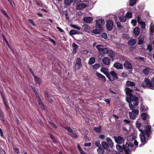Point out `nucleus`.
<instances>
[{
	"instance_id": "72a5a7b5",
	"label": "nucleus",
	"mask_w": 154,
	"mask_h": 154,
	"mask_svg": "<svg viewBox=\"0 0 154 154\" xmlns=\"http://www.w3.org/2000/svg\"><path fill=\"white\" fill-rule=\"evenodd\" d=\"M120 21L123 22H125L127 20V18L125 16H122L119 17Z\"/></svg>"
},
{
	"instance_id": "bb28decb",
	"label": "nucleus",
	"mask_w": 154,
	"mask_h": 154,
	"mask_svg": "<svg viewBox=\"0 0 154 154\" xmlns=\"http://www.w3.org/2000/svg\"><path fill=\"white\" fill-rule=\"evenodd\" d=\"M126 85L128 86L133 87L135 86V84L134 82L128 81L126 82Z\"/></svg>"
},
{
	"instance_id": "7ed1b4c3",
	"label": "nucleus",
	"mask_w": 154,
	"mask_h": 154,
	"mask_svg": "<svg viewBox=\"0 0 154 154\" xmlns=\"http://www.w3.org/2000/svg\"><path fill=\"white\" fill-rule=\"evenodd\" d=\"M106 77L111 81H114L115 79H117L118 78L117 74L114 71H111L109 72Z\"/></svg>"
},
{
	"instance_id": "e2e57ef3",
	"label": "nucleus",
	"mask_w": 154,
	"mask_h": 154,
	"mask_svg": "<svg viewBox=\"0 0 154 154\" xmlns=\"http://www.w3.org/2000/svg\"><path fill=\"white\" fill-rule=\"evenodd\" d=\"M140 24H141V27L143 28H145V24L144 22H143V21L141 23H139Z\"/></svg>"
},
{
	"instance_id": "423d86ee",
	"label": "nucleus",
	"mask_w": 154,
	"mask_h": 154,
	"mask_svg": "<svg viewBox=\"0 0 154 154\" xmlns=\"http://www.w3.org/2000/svg\"><path fill=\"white\" fill-rule=\"evenodd\" d=\"M81 60L80 58L77 59L75 64V69H79L82 66Z\"/></svg>"
},
{
	"instance_id": "3c124183",
	"label": "nucleus",
	"mask_w": 154,
	"mask_h": 154,
	"mask_svg": "<svg viewBox=\"0 0 154 154\" xmlns=\"http://www.w3.org/2000/svg\"><path fill=\"white\" fill-rule=\"evenodd\" d=\"M95 145L96 146L98 147H101V145L99 141H97L95 142Z\"/></svg>"
},
{
	"instance_id": "f704fd0d",
	"label": "nucleus",
	"mask_w": 154,
	"mask_h": 154,
	"mask_svg": "<svg viewBox=\"0 0 154 154\" xmlns=\"http://www.w3.org/2000/svg\"><path fill=\"white\" fill-rule=\"evenodd\" d=\"M101 32V30L99 29H95L93 31V32L96 34H98L100 33Z\"/></svg>"
},
{
	"instance_id": "aec40b11",
	"label": "nucleus",
	"mask_w": 154,
	"mask_h": 154,
	"mask_svg": "<svg viewBox=\"0 0 154 154\" xmlns=\"http://www.w3.org/2000/svg\"><path fill=\"white\" fill-rule=\"evenodd\" d=\"M107 52V54H108V56H109L110 57L112 58L114 57V53L111 50L109 49H108Z\"/></svg>"
},
{
	"instance_id": "603ef678",
	"label": "nucleus",
	"mask_w": 154,
	"mask_h": 154,
	"mask_svg": "<svg viewBox=\"0 0 154 154\" xmlns=\"http://www.w3.org/2000/svg\"><path fill=\"white\" fill-rule=\"evenodd\" d=\"M129 103V108H130V109L133 110V109H135V107L131 103Z\"/></svg>"
},
{
	"instance_id": "c03bdc74",
	"label": "nucleus",
	"mask_w": 154,
	"mask_h": 154,
	"mask_svg": "<svg viewBox=\"0 0 154 154\" xmlns=\"http://www.w3.org/2000/svg\"><path fill=\"white\" fill-rule=\"evenodd\" d=\"M132 14L131 12H128L126 14V16L128 18H131L132 17Z\"/></svg>"
},
{
	"instance_id": "473e14b6",
	"label": "nucleus",
	"mask_w": 154,
	"mask_h": 154,
	"mask_svg": "<svg viewBox=\"0 0 154 154\" xmlns=\"http://www.w3.org/2000/svg\"><path fill=\"white\" fill-rule=\"evenodd\" d=\"M95 59L94 57H91L88 62V64L90 65H92L95 62Z\"/></svg>"
},
{
	"instance_id": "7c9ffc66",
	"label": "nucleus",
	"mask_w": 154,
	"mask_h": 154,
	"mask_svg": "<svg viewBox=\"0 0 154 154\" xmlns=\"http://www.w3.org/2000/svg\"><path fill=\"white\" fill-rule=\"evenodd\" d=\"M34 79L35 81L37 82L38 85H40L41 82V79L38 77H37L36 76L34 75Z\"/></svg>"
},
{
	"instance_id": "6e6552de",
	"label": "nucleus",
	"mask_w": 154,
	"mask_h": 154,
	"mask_svg": "<svg viewBox=\"0 0 154 154\" xmlns=\"http://www.w3.org/2000/svg\"><path fill=\"white\" fill-rule=\"evenodd\" d=\"M144 132L143 131V132H142V133H140L139 135L140 140L141 142L143 143H142L141 145H140V147H141L142 146V145H144L146 142L145 136L143 134Z\"/></svg>"
},
{
	"instance_id": "1a4fd4ad",
	"label": "nucleus",
	"mask_w": 154,
	"mask_h": 154,
	"mask_svg": "<svg viewBox=\"0 0 154 154\" xmlns=\"http://www.w3.org/2000/svg\"><path fill=\"white\" fill-rule=\"evenodd\" d=\"M95 74L100 81L103 82H106V79L104 76L98 72H96Z\"/></svg>"
},
{
	"instance_id": "864d4df0",
	"label": "nucleus",
	"mask_w": 154,
	"mask_h": 154,
	"mask_svg": "<svg viewBox=\"0 0 154 154\" xmlns=\"http://www.w3.org/2000/svg\"><path fill=\"white\" fill-rule=\"evenodd\" d=\"M131 112H133L135 114L138 115L139 114V111L137 109H134L132 110V111Z\"/></svg>"
},
{
	"instance_id": "4d7b16f0",
	"label": "nucleus",
	"mask_w": 154,
	"mask_h": 154,
	"mask_svg": "<svg viewBox=\"0 0 154 154\" xmlns=\"http://www.w3.org/2000/svg\"><path fill=\"white\" fill-rule=\"evenodd\" d=\"M131 23L134 26H136L137 24V21L134 19H133L131 21Z\"/></svg>"
},
{
	"instance_id": "393cba45",
	"label": "nucleus",
	"mask_w": 154,
	"mask_h": 154,
	"mask_svg": "<svg viewBox=\"0 0 154 154\" xmlns=\"http://www.w3.org/2000/svg\"><path fill=\"white\" fill-rule=\"evenodd\" d=\"M2 98L3 103L5 105L6 108L7 109H9V107L7 104V101L6 100V99L5 98L3 95H2Z\"/></svg>"
},
{
	"instance_id": "b1692460",
	"label": "nucleus",
	"mask_w": 154,
	"mask_h": 154,
	"mask_svg": "<svg viewBox=\"0 0 154 154\" xmlns=\"http://www.w3.org/2000/svg\"><path fill=\"white\" fill-rule=\"evenodd\" d=\"M133 32L135 35H138L140 33L139 28L138 27H135L133 30Z\"/></svg>"
},
{
	"instance_id": "680f3d73",
	"label": "nucleus",
	"mask_w": 154,
	"mask_h": 154,
	"mask_svg": "<svg viewBox=\"0 0 154 154\" xmlns=\"http://www.w3.org/2000/svg\"><path fill=\"white\" fill-rule=\"evenodd\" d=\"M102 37L105 39H106L107 36L106 34V33H103L102 35Z\"/></svg>"
},
{
	"instance_id": "bf43d9fd",
	"label": "nucleus",
	"mask_w": 154,
	"mask_h": 154,
	"mask_svg": "<svg viewBox=\"0 0 154 154\" xmlns=\"http://www.w3.org/2000/svg\"><path fill=\"white\" fill-rule=\"evenodd\" d=\"M39 105L41 107L42 109H45V107L43 103H42V101H40V103H38Z\"/></svg>"
},
{
	"instance_id": "2eb2a0df",
	"label": "nucleus",
	"mask_w": 154,
	"mask_h": 154,
	"mask_svg": "<svg viewBox=\"0 0 154 154\" xmlns=\"http://www.w3.org/2000/svg\"><path fill=\"white\" fill-rule=\"evenodd\" d=\"M125 91L126 92V94L127 95V99H128V97H130L131 96L132 94H131V92L133 91L131 89H130L129 88H126L125 89Z\"/></svg>"
},
{
	"instance_id": "338daca9",
	"label": "nucleus",
	"mask_w": 154,
	"mask_h": 154,
	"mask_svg": "<svg viewBox=\"0 0 154 154\" xmlns=\"http://www.w3.org/2000/svg\"><path fill=\"white\" fill-rule=\"evenodd\" d=\"M91 143L90 142L86 143L84 144V146H91Z\"/></svg>"
},
{
	"instance_id": "0eeeda50",
	"label": "nucleus",
	"mask_w": 154,
	"mask_h": 154,
	"mask_svg": "<svg viewBox=\"0 0 154 154\" xmlns=\"http://www.w3.org/2000/svg\"><path fill=\"white\" fill-rule=\"evenodd\" d=\"M114 27V23L111 20L108 21L106 23V27L108 30L110 31Z\"/></svg>"
},
{
	"instance_id": "37998d69",
	"label": "nucleus",
	"mask_w": 154,
	"mask_h": 154,
	"mask_svg": "<svg viewBox=\"0 0 154 154\" xmlns=\"http://www.w3.org/2000/svg\"><path fill=\"white\" fill-rule=\"evenodd\" d=\"M154 32V26H151L150 29L149 34L150 35L152 34L153 32Z\"/></svg>"
},
{
	"instance_id": "dca6fc26",
	"label": "nucleus",
	"mask_w": 154,
	"mask_h": 154,
	"mask_svg": "<svg viewBox=\"0 0 154 154\" xmlns=\"http://www.w3.org/2000/svg\"><path fill=\"white\" fill-rule=\"evenodd\" d=\"M93 20V19L91 17H85L83 19V20L85 22L88 23H91Z\"/></svg>"
},
{
	"instance_id": "f8f14e48",
	"label": "nucleus",
	"mask_w": 154,
	"mask_h": 154,
	"mask_svg": "<svg viewBox=\"0 0 154 154\" xmlns=\"http://www.w3.org/2000/svg\"><path fill=\"white\" fill-rule=\"evenodd\" d=\"M151 126L150 125H147L146 126V129L145 130L146 134L147 137H149L151 132Z\"/></svg>"
},
{
	"instance_id": "20e7f679",
	"label": "nucleus",
	"mask_w": 154,
	"mask_h": 154,
	"mask_svg": "<svg viewBox=\"0 0 154 154\" xmlns=\"http://www.w3.org/2000/svg\"><path fill=\"white\" fill-rule=\"evenodd\" d=\"M99 52L101 54H107L108 48H104L103 45H98L96 46Z\"/></svg>"
},
{
	"instance_id": "c85d7f7f",
	"label": "nucleus",
	"mask_w": 154,
	"mask_h": 154,
	"mask_svg": "<svg viewBox=\"0 0 154 154\" xmlns=\"http://www.w3.org/2000/svg\"><path fill=\"white\" fill-rule=\"evenodd\" d=\"M93 129L95 132H97L100 133L101 132V128L100 126L97 127H93Z\"/></svg>"
},
{
	"instance_id": "13d9d810",
	"label": "nucleus",
	"mask_w": 154,
	"mask_h": 154,
	"mask_svg": "<svg viewBox=\"0 0 154 154\" xmlns=\"http://www.w3.org/2000/svg\"><path fill=\"white\" fill-rule=\"evenodd\" d=\"M65 128L68 131L71 133H72L73 131L72 129L69 127H67Z\"/></svg>"
},
{
	"instance_id": "39448f33",
	"label": "nucleus",
	"mask_w": 154,
	"mask_h": 154,
	"mask_svg": "<svg viewBox=\"0 0 154 154\" xmlns=\"http://www.w3.org/2000/svg\"><path fill=\"white\" fill-rule=\"evenodd\" d=\"M114 138L115 142L119 144H122L125 141L124 138L120 136L114 137Z\"/></svg>"
},
{
	"instance_id": "49530a36",
	"label": "nucleus",
	"mask_w": 154,
	"mask_h": 154,
	"mask_svg": "<svg viewBox=\"0 0 154 154\" xmlns=\"http://www.w3.org/2000/svg\"><path fill=\"white\" fill-rule=\"evenodd\" d=\"M141 116L143 120H146V119L147 114L145 113H143L141 115Z\"/></svg>"
},
{
	"instance_id": "de8ad7c7",
	"label": "nucleus",
	"mask_w": 154,
	"mask_h": 154,
	"mask_svg": "<svg viewBox=\"0 0 154 154\" xmlns=\"http://www.w3.org/2000/svg\"><path fill=\"white\" fill-rule=\"evenodd\" d=\"M71 26H72L73 28L79 30H80L81 29V28L79 27L74 25H71Z\"/></svg>"
},
{
	"instance_id": "8fccbe9b",
	"label": "nucleus",
	"mask_w": 154,
	"mask_h": 154,
	"mask_svg": "<svg viewBox=\"0 0 154 154\" xmlns=\"http://www.w3.org/2000/svg\"><path fill=\"white\" fill-rule=\"evenodd\" d=\"M72 45L73 49L76 50L79 47V46L75 43H73Z\"/></svg>"
},
{
	"instance_id": "774afa93",
	"label": "nucleus",
	"mask_w": 154,
	"mask_h": 154,
	"mask_svg": "<svg viewBox=\"0 0 154 154\" xmlns=\"http://www.w3.org/2000/svg\"><path fill=\"white\" fill-rule=\"evenodd\" d=\"M57 29L61 32H64V31L62 29H61L58 26H57Z\"/></svg>"
},
{
	"instance_id": "9b49d317",
	"label": "nucleus",
	"mask_w": 154,
	"mask_h": 154,
	"mask_svg": "<svg viewBox=\"0 0 154 154\" xmlns=\"http://www.w3.org/2000/svg\"><path fill=\"white\" fill-rule=\"evenodd\" d=\"M138 98L135 96H134L133 95L128 97V99H127V101L128 103H130L132 101H135L138 100Z\"/></svg>"
},
{
	"instance_id": "5fc2aeb1",
	"label": "nucleus",
	"mask_w": 154,
	"mask_h": 154,
	"mask_svg": "<svg viewBox=\"0 0 154 154\" xmlns=\"http://www.w3.org/2000/svg\"><path fill=\"white\" fill-rule=\"evenodd\" d=\"M1 11H2V13L6 16L8 19L9 18V17L7 14L2 9H1Z\"/></svg>"
},
{
	"instance_id": "4be33fe9",
	"label": "nucleus",
	"mask_w": 154,
	"mask_h": 154,
	"mask_svg": "<svg viewBox=\"0 0 154 154\" xmlns=\"http://www.w3.org/2000/svg\"><path fill=\"white\" fill-rule=\"evenodd\" d=\"M69 34L70 35H75L77 34H82V32H79L78 31L75 30L74 29H72L69 32Z\"/></svg>"
},
{
	"instance_id": "412c9836",
	"label": "nucleus",
	"mask_w": 154,
	"mask_h": 154,
	"mask_svg": "<svg viewBox=\"0 0 154 154\" xmlns=\"http://www.w3.org/2000/svg\"><path fill=\"white\" fill-rule=\"evenodd\" d=\"M106 140L108 143V145L110 147H112L113 146V143L111 139L109 137L106 138Z\"/></svg>"
},
{
	"instance_id": "ddd939ff",
	"label": "nucleus",
	"mask_w": 154,
	"mask_h": 154,
	"mask_svg": "<svg viewBox=\"0 0 154 154\" xmlns=\"http://www.w3.org/2000/svg\"><path fill=\"white\" fill-rule=\"evenodd\" d=\"M105 23L104 20L103 19L98 20L96 21V24L97 26H100L103 25Z\"/></svg>"
},
{
	"instance_id": "79ce46f5",
	"label": "nucleus",
	"mask_w": 154,
	"mask_h": 154,
	"mask_svg": "<svg viewBox=\"0 0 154 154\" xmlns=\"http://www.w3.org/2000/svg\"><path fill=\"white\" fill-rule=\"evenodd\" d=\"M135 59H137L139 60H140L141 61H143V62L145 61V58L144 57H136L135 58Z\"/></svg>"
},
{
	"instance_id": "e433bc0d",
	"label": "nucleus",
	"mask_w": 154,
	"mask_h": 154,
	"mask_svg": "<svg viewBox=\"0 0 154 154\" xmlns=\"http://www.w3.org/2000/svg\"><path fill=\"white\" fill-rule=\"evenodd\" d=\"M97 151L98 153L100 154H102L104 152L103 149L101 147H99L97 149Z\"/></svg>"
},
{
	"instance_id": "a18cd8bd",
	"label": "nucleus",
	"mask_w": 154,
	"mask_h": 154,
	"mask_svg": "<svg viewBox=\"0 0 154 154\" xmlns=\"http://www.w3.org/2000/svg\"><path fill=\"white\" fill-rule=\"evenodd\" d=\"M100 65L96 64L93 66V68L94 69H97L100 67Z\"/></svg>"
},
{
	"instance_id": "58836bf2",
	"label": "nucleus",
	"mask_w": 154,
	"mask_h": 154,
	"mask_svg": "<svg viewBox=\"0 0 154 154\" xmlns=\"http://www.w3.org/2000/svg\"><path fill=\"white\" fill-rule=\"evenodd\" d=\"M152 49V46L151 45H147V48L146 50L149 51V52H151Z\"/></svg>"
},
{
	"instance_id": "f03ea898",
	"label": "nucleus",
	"mask_w": 154,
	"mask_h": 154,
	"mask_svg": "<svg viewBox=\"0 0 154 154\" xmlns=\"http://www.w3.org/2000/svg\"><path fill=\"white\" fill-rule=\"evenodd\" d=\"M141 86L144 88L148 87L150 89H152L154 87V82H152V80L150 81L147 78H146L144 79V82L142 84Z\"/></svg>"
},
{
	"instance_id": "6ab92c4d",
	"label": "nucleus",
	"mask_w": 154,
	"mask_h": 154,
	"mask_svg": "<svg viewBox=\"0 0 154 154\" xmlns=\"http://www.w3.org/2000/svg\"><path fill=\"white\" fill-rule=\"evenodd\" d=\"M124 65L125 67L128 69H131L132 68L131 64L128 61H125Z\"/></svg>"
},
{
	"instance_id": "a211bd4d",
	"label": "nucleus",
	"mask_w": 154,
	"mask_h": 154,
	"mask_svg": "<svg viewBox=\"0 0 154 154\" xmlns=\"http://www.w3.org/2000/svg\"><path fill=\"white\" fill-rule=\"evenodd\" d=\"M100 71L103 73H104L106 76L109 73V70L106 67H102L100 69Z\"/></svg>"
},
{
	"instance_id": "4c0bfd02",
	"label": "nucleus",
	"mask_w": 154,
	"mask_h": 154,
	"mask_svg": "<svg viewBox=\"0 0 154 154\" xmlns=\"http://www.w3.org/2000/svg\"><path fill=\"white\" fill-rule=\"evenodd\" d=\"M136 126L137 128L139 131L141 132H143V131L142 129H140L141 126V124L140 123H137L136 124Z\"/></svg>"
},
{
	"instance_id": "a19ab883",
	"label": "nucleus",
	"mask_w": 154,
	"mask_h": 154,
	"mask_svg": "<svg viewBox=\"0 0 154 154\" xmlns=\"http://www.w3.org/2000/svg\"><path fill=\"white\" fill-rule=\"evenodd\" d=\"M83 28L84 29V30L85 31H87L90 29V27L87 25H84L82 26Z\"/></svg>"
},
{
	"instance_id": "f3484780",
	"label": "nucleus",
	"mask_w": 154,
	"mask_h": 154,
	"mask_svg": "<svg viewBox=\"0 0 154 154\" xmlns=\"http://www.w3.org/2000/svg\"><path fill=\"white\" fill-rule=\"evenodd\" d=\"M86 5L84 3H80L78 4L77 5L76 8L79 10H81L85 8L86 7Z\"/></svg>"
},
{
	"instance_id": "9d476101",
	"label": "nucleus",
	"mask_w": 154,
	"mask_h": 154,
	"mask_svg": "<svg viewBox=\"0 0 154 154\" xmlns=\"http://www.w3.org/2000/svg\"><path fill=\"white\" fill-rule=\"evenodd\" d=\"M102 61L104 64L109 65L111 63V60L108 57H104L103 58Z\"/></svg>"
},
{
	"instance_id": "69168bd1",
	"label": "nucleus",
	"mask_w": 154,
	"mask_h": 154,
	"mask_svg": "<svg viewBox=\"0 0 154 154\" xmlns=\"http://www.w3.org/2000/svg\"><path fill=\"white\" fill-rule=\"evenodd\" d=\"M28 21L30 22L33 26H35V25L34 24L33 20H32L29 19L28 20Z\"/></svg>"
},
{
	"instance_id": "09e8293b",
	"label": "nucleus",
	"mask_w": 154,
	"mask_h": 154,
	"mask_svg": "<svg viewBox=\"0 0 154 154\" xmlns=\"http://www.w3.org/2000/svg\"><path fill=\"white\" fill-rule=\"evenodd\" d=\"M140 109L141 111H145L148 109V107H145L144 106H141Z\"/></svg>"
},
{
	"instance_id": "c9c22d12",
	"label": "nucleus",
	"mask_w": 154,
	"mask_h": 154,
	"mask_svg": "<svg viewBox=\"0 0 154 154\" xmlns=\"http://www.w3.org/2000/svg\"><path fill=\"white\" fill-rule=\"evenodd\" d=\"M73 0H65L64 4L66 5H69L73 2Z\"/></svg>"
},
{
	"instance_id": "2f4dec72",
	"label": "nucleus",
	"mask_w": 154,
	"mask_h": 154,
	"mask_svg": "<svg viewBox=\"0 0 154 154\" xmlns=\"http://www.w3.org/2000/svg\"><path fill=\"white\" fill-rule=\"evenodd\" d=\"M151 69L148 67H146L145 69L143 70V73L145 75L148 74L149 71Z\"/></svg>"
},
{
	"instance_id": "a878e982",
	"label": "nucleus",
	"mask_w": 154,
	"mask_h": 154,
	"mask_svg": "<svg viewBox=\"0 0 154 154\" xmlns=\"http://www.w3.org/2000/svg\"><path fill=\"white\" fill-rule=\"evenodd\" d=\"M137 41L136 39H132L128 42V44L130 45H133L136 43Z\"/></svg>"
},
{
	"instance_id": "f257e3e1",
	"label": "nucleus",
	"mask_w": 154,
	"mask_h": 154,
	"mask_svg": "<svg viewBox=\"0 0 154 154\" xmlns=\"http://www.w3.org/2000/svg\"><path fill=\"white\" fill-rule=\"evenodd\" d=\"M134 143L136 146L135 148L133 144L131 143L128 144L127 142H126L125 145H124L122 147L118 144H117L116 148L120 152H122L124 150L126 154H130L131 151L135 149L138 146V142L136 140H134Z\"/></svg>"
},
{
	"instance_id": "ea45409f",
	"label": "nucleus",
	"mask_w": 154,
	"mask_h": 154,
	"mask_svg": "<svg viewBox=\"0 0 154 154\" xmlns=\"http://www.w3.org/2000/svg\"><path fill=\"white\" fill-rule=\"evenodd\" d=\"M137 0H130L129 5L131 6H133L136 3Z\"/></svg>"
},
{
	"instance_id": "5701e85b",
	"label": "nucleus",
	"mask_w": 154,
	"mask_h": 154,
	"mask_svg": "<svg viewBox=\"0 0 154 154\" xmlns=\"http://www.w3.org/2000/svg\"><path fill=\"white\" fill-rule=\"evenodd\" d=\"M144 39V37L143 35H140L138 38V44L139 45H140L143 43Z\"/></svg>"
},
{
	"instance_id": "cd10ccee",
	"label": "nucleus",
	"mask_w": 154,
	"mask_h": 154,
	"mask_svg": "<svg viewBox=\"0 0 154 154\" xmlns=\"http://www.w3.org/2000/svg\"><path fill=\"white\" fill-rule=\"evenodd\" d=\"M130 118L132 119H134L136 118V115H138L137 114H135L133 112H129Z\"/></svg>"
},
{
	"instance_id": "052dcab7",
	"label": "nucleus",
	"mask_w": 154,
	"mask_h": 154,
	"mask_svg": "<svg viewBox=\"0 0 154 154\" xmlns=\"http://www.w3.org/2000/svg\"><path fill=\"white\" fill-rule=\"evenodd\" d=\"M36 94V97L37 99V100H38V103H40V101H41V100L40 98L39 97V95L36 93V94Z\"/></svg>"
},
{
	"instance_id": "6e6d98bb",
	"label": "nucleus",
	"mask_w": 154,
	"mask_h": 154,
	"mask_svg": "<svg viewBox=\"0 0 154 154\" xmlns=\"http://www.w3.org/2000/svg\"><path fill=\"white\" fill-rule=\"evenodd\" d=\"M137 21L138 23H140L143 22L141 20V17L140 15H138L137 17Z\"/></svg>"
},
{
	"instance_id": "4468645a",
	"label": "nucleus",
	"mask_w": 154,
	"mask_h": 154,
	"mask_svg": "<svg viewBox=\"0 0 154 154\" xmlns=\"http://www.w3.org/2000/svg\"><path fill=\"white\" fill-rule=\"evenodd\" d=\"M113 66L118 69H122L123 68V65L121 63L119 62L115 63Z\"/></svg>"
},
{
	"instance_id": "0e129e2a",
	"label": "nucleus",
	"mask_w": 154,
	"mask_h": 154,
	"mask_svg": "<svg viewBox=\"0 0 154 154\" xmlns=\"http://www.w3.org/2000/svg\"><path fill=\"white\" fill-rule=\"evenodd\" d=\"M14 150L17 154L20 152V151L18 148H14Z\"/></svg>"
},
{
	"instance_id": "c756f323",
	"label": "nucleus",
	"mask_w": 154,
	"mask_h": 154,
	"mask_svg": "<svg viewBox=\"0 0 154 154\" xmlns=\"http://www.w3.org/2000/svg\"><path fill=\"white\" fill-rule=\"evenodd\" d=\"M101 145L102 147L105 149H108L109 147V146L106 142H102L101 143Z\"/></svg>"
}]
</instances>
